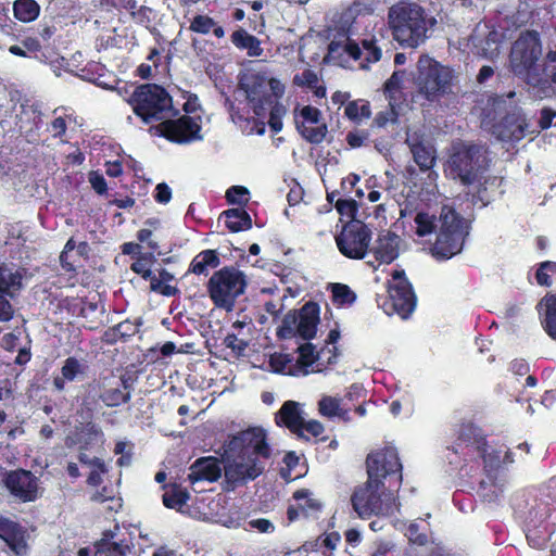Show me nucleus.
Masks as SVG:
<instances>
[{"label":"nucleus","instance_id":"58836bf2","mask_svg":"<svg viewBox=\"0 0 556 556\" xmlns=\"http://www.w3.org/2000/svg\"><path fill=\"white\" fill-rule=\"evenodd\" d=\"M403 76L400 72H393V74L386 80L383 85V93L388 99L389 103H399L403 99Z\"/></svg>","mask_w":556,"mask_h":556},{"label":"nucleus","instance_id":"4c0bfd02","mask_svg":"<svg viewBox=\"0 0 556 556\" xmlns=\"http://www.w3.org/2000/svg\"><path fill=\"white\" fill-rule=\"evenodd\" d=\"M13 13L23 23L33 22L40 13V5L35 0H16L13 3Z\"/></svg>","mask_w":556,"mask_h":556},{"label":"nucleus","instance_id":"338daca9","mask_svg":"<svg viewBox=\"0 0 556 556\" xmlns=\"http://www.w3.org/2000/svg\"><path fill=\"white\" fill-rule=\"evenodd\" d=\"M172 199V190L166 182H160L155 187L154 200L157 203L166 204Z\"/></svg>","mask_w":556,"mask_h":556},{"label":"nucleus","instance_id":"9b49d317","mask_svg":"<svg viewBox=\"0 0 556 556\" xmlns=\"http://www.w3.org/2000/svg\"><path fill=\"white\" fill-rule=\"evenodd\" d=\"M392 277L393 282L388 283V296L382 298V302H377L386 314H396L402 319H407L416 308V294L403 270H394Z\"/></svg>","mask_w":556,"mask_h":556},{"label":"nucleus","instance_id":"603ef678","mask_svg":"<svg viewBox=\"0 0 556 556\" xmlns=\"http://www.w3.org/2000/svg\"><path fill=\"white\" fill-rule=\"evenodd\" d=\"M396 106L394 103H389L388 109L378 112L372 121V126L384 128L389 123H396L399 118Z\"/></svg>","mask_w":556,"mask_h":556},{"label":"nucleus","instance_id":"a18cd8bd","mask_svg":"<svg viewBox=\"0 0 556 556\" xmlns=\"http://www.w3.org/2000/svg\"><path fill=\"white\" fill-rule=\"evenodd\" d=\"M332 301L340 305L353 304L356 300V294L351 290L348 285L333 283L331 288Z\"/></svg>","mask_w":556,"mask_h":556},{"label":"nucleus","instance_id":"de8ad7c7","mask_svg":"<svg viewBox=\"0 0 556 556\" xmlns=\"http://www.w3.org/2000/svg\"><path fill=\"white\" fill-rule=\"evenodd\" d=\"M269 109V118L268 125L274 134H278L282 129V117L286 114L287 110L280 102H275L271 105H268Z\"/></svg>","mask_w":556,"mask_h":556},{"label":"nucleus","instance_id":"412c9836","mask_svg":"<svg viewBox=\"0 0 556 556\" xmlns=\"http://www.w3.org/2000/svg\"><path fill=\"white\" fill-rule=\"evenodd\" d=\"M405 143L408 146L414 162L420 172H428L433 168L437 163V150L433 144L424 138V135L418 132L408 135Z\"/></svg>","mask_w":556,"mask_h":556},{"label":"nucleus","instance_id":"052dcab7","mask_svg":"<svg viewBox=\"0 0 556 556\" xmlns=\"http://www.w3.org/2000/svg\"><path fill=\"white\" fill-rule=\"evenodd\" d=\"M318 83L317 74L311 70L306 68L301 74H298L293 78V84L300 87L306 86L308 88L316 87Z\"/></svg>","mask_w":556,"mask_h":556},{"label":"nucleus","instance_id":"2eb2a0df","mask_svg":"<svg viewBox=\"0 0 556 556\" xmlns=\"http://www.w3.org/2000/svg\"><path fill=\"white\" fill-rule=\"evenodd\" d=\"M295 127L302 138L312 144L321 143L328 134L321 111L313 105H304L299 115L295 114Z\"/></svg>","mask_w":556,"mask_h":556},{"label":"nucleus","instance_id":"bb28decb","mask_svg":"<svg viewBox=\"0 0 556 556\" xmlns=\"http://www.w3.org/2000/svg\"><path fill=\"white\" fill-rule=\"evenodd\" d=\"M401 238L388 230L380 233L371 252L380 264H391L399 257Z\"/></svg>","mask_w":556,"mask_h":556},{"label":"nucleus","instance_id":"f704fd0d","mask_svg":"<svg viewBox=\"0 0 556 556\" xmlns=\"http://www.w3.org/2000/svg\"><path fill=\"white\" fill-rule=\"evenodd\" d=\"M76 250L77 254L84 258L89 257L90 247L87 241H81L79 243H76L74 238H70L65 245L63 251L60 254V263L62 268L67 273H76V267L73 262L70 261V252Z\"/></svg>","mask_w":556,"mask_h":556},{"label":"nucleus","instance_id":"c756f323","mask_svg":"<svg viewBox=\"0 0 556 556\" xmlns=\"http://www.w3.org/2000/svg\"><path fill=\"white\" fill-rule=\"evenodd\" d=\"M140 326V321H131L130 319H125L113 327H109L103 332L102 341L109 345H114L118 341H127L129 338L139 332Z\"/></svg>","mask_w":556,"mask_h":556},{"label":"nucleus","instance_id":"c9c22d12","mask_svg":"<svg viewBox=\"0 0 556 556\" xmlns=\"http://www.w3.org/2000/svg\"><path fill=\"white\" fill-rule=\"evenodd\" d=\"M458 440L466 444L475 445L477 451H484L485 447H489L486 438L482 433V430L471 422L460 425L458 430Z\"/></svg>","mask_w":556,"mask_h":556},{"label":"nucleus","instance_id":"f257e3e1","mask_svg":"<svg viewBox=\"0 0 556 556\" xmlns=\"http://www.w3.org/2000/svg\"><path fill=\"white\" fill-rule=\"evenodd\" d=\"M366 466L368 480L363 485L357 486L351 496L353 509L362 519L387 514L388 509L381 498V490L384 488L382 479L394 478L397 486L401 485L403 480V467L399 453L393 446H386L369 453L366 458Z\"/></svg>","mask_w":556,"mask_h":556},{"label":"nucleus","instance_id":"5fc2aeb1","mask_svg":"<svg viewBox=\"0 0 556 556\" xmlns=\"http://www.w3.org/2000/svg\"><path fill=\"white\" fill-rule=\"evenodd\" d=\"M16 103L4 88H0V124H4L12 117Z\"/></svg>","mask_w":556,"mask_h":556},{"label":"nucleus","instance_id":"ddd939ff","mask_svg":"<svg viewBox=\"0 0 556 556\" xmlns=\"http://www.w3.org/2000/svg\"><path fill=\"white\" fill-rule=\"evenodd\" d=\"M225 453L232 456L237 455L244 458L263 457L269 458L271 455L270 447L267 443L266 433L261 428H252L241 431L237 435H233L225 444Z\"/></svg>","mask_w":556,"mask_h":556},{"label":"nucleus","instance_id":"cd10ccee","mask_svg":"<svg viewBox=\"0 0 556 556\" xmlns=\"http://www.w3.org/2000/svg\"><path fill=\"white\" fill-rule=\"evenodd\" d=\"M41 111L34 104H22L15 116V127L18 132L29 137L37 132L41 124Z\"/></svg>","mask_w":556,"mask_h":556},{"label":"nucleus","instance_id":"4be33fe9","mask_svg":"<svg viewBox=\"0 0 556 556\" xmlns=\"http://www.w3.org/2000/svg\"><path fill=\"white\" fill-rule=\"evenodd\" d=\"M135 378L125 372L119 377L117 387H105L101 389L99 400L109 408H116L126 405L131 400Z\"/></svg>","mask_w":556,"mask_h":556},{"label":"nucleus","instance_id":"e433bc0d","mask_svg":"<svg viewBox=\"0 0 556 556\" xmlns=\"http://www.w3.org/2000/svg\"><path fill=\"white\" fill-rule=\"evenodd\" d=\"M231 41L237 48L248 50L250 56H260L263 52L260 40L242 28L231 34Z\"/></svg>","mask_w":556,"mask_h":556},{"label":"nucleus","instance_id":"6ab92c4d","mask_svg":"<svg viewBox=\"0 0 556 556\" xmlns=\"http://www.w3.org/2000/svg\"><path fill=\"white\" fill-rule=\"evenodd\" d=\"M23 276L20 270L9 271L5 265H0V321H9L13 317V307L4 294L13 296L22 288Z\"/></svg>","mask_w":556,"mask_h":556},{"label":"nucleus","instance_id":"6e6552de","mask_svg":"<svg viewBox=\"0 0 556 556\" xmlns=\"http://www.w3.org/2000/svg\"><path fill=\"white\" fill-rule=\"evenodd\" d=\"M245 288L244 273L233 266H224L214 271L206 283L207 293L214 305L226 311L233 308Z\"/></svg>","mask_w":556,"mask_h":556},{"label":"nucleus","instance_id":"aec40b11","mask_svg":"<svg viewBox=\"0 0 556 556\" xmlns=\"http://www.w3.org/2000/svg\"><path fill=\"white\" fill-rule=\"evenodd\" d=\"M156 261L152 252L139 253L136 261L130 265V269L137 275L141 276L142 279L150 281V289L154 292H159L164 296H174L178 290L176 287L161 283V280L153 275L151 267Z\"/></svg>","mask_w":556,"mask_h":556},{"label":"nucleus","instance_id":"3c124183","mask_svg":"<svg viewBox=\"0 0 556 556\" xmlns=\"http://www.w3.org/2000/svg\"><path fill=\"white\" fill-rule=\"evenodd\" d=\"M93 463L94 466L91 467L86 482L90 486L98 488L103 482L102 476L109 472V468L105 462L100 457H96Z\"/></svg>","mask_w":556,"mask_h":556},{"label":"nucleus","instance_id":"2f4dec72","mask_svg":"<svg viewBox=\"0 0 556 556\" xmlns=\"http://www.w3.org/2000/svg\"><path fill=\"white\" fill-rule=\"evenodd\" d=\"M113 538V531H104L103 536L94 542V556H126L129 545L124 541L114 542Z\"/></svg>","mask_w":556,"mask_h":556},{"label":"nucleus","instance_id":"69168bd1","mask_svg":"<svg viewBox=\"0 0 556 556\" xmlns=\"http://www.w3.org/2000/svg\"><path fill=\"white\" fill-rule=\"evenodd\" d=\"M89 182H90L92 189L98 194L102 195V194L106 193L108 185H106V181H105L103 175L99 174L98 172H91L89 174Z\"/></svg>","mask_w":556,"mask_h":556},{"label":"nucleus","instance_id":"e2e57ef3","mask_svg":"<svg viewBox=\"0 0 556 556\" xmlns=\"http://www.w3.org/2000/svg\"><path fill=\"white\" fill-rule=\"evenodd\" d=\"M485 467H489L491 469H497L501 467V452L500 451H492L488 452V447H485L484 451L478 450Z\"/></svg>","mask_w":556,"mask_h":556},{"label":"nucleus","instance_id":"79ce46f5","mask_svg":"<svg viewBox=\"0 0 556 556\" xmlns=\"http://www.w3.org/2000/svg\"><path fill=\"white\" fill-rule=\"evenodd\" d=\"M88 369V365L76 358L75 356L67 357L62 367L61 374L67 381L72 382L78 378H83Z\"/></svg>","mask_w":556,"mask_h":556},{"label":"nucleus","instance_id":"680f3d73","mask_svg":"<svg viewBox=\"0 0 556 556\" xmlns=\"http://www.w3.org/2000/svg\"><path fill=\"white\" fill-rule=\"evenodd\" d=\"M408 541L413 544H417L419 546L425 545L428 542V536L426 533L420 532L419 525L416 522H412L405 532Z\"/></svg>","mask_w":556,"mask_h":556},{"label":"nucleus","instance_id":"a878e982","mask_svg":"<svg viewBox=\"0 0 556 556\" xmlns=\"http://www.w3.org/2000/svg\"><path fill=\"white\" fill-rule=\"evenodd\" d=\"M187 480L194 484L199 481L216 482L222 477V467L214 456L200 457L189 468Z\"/></svg>","mask_w":556,"mask_h":556},{"label":"nucleus","instance_id":"a19ab883","mask_svg":"<svg viewBox=\"0 0 556 556\" xmlns=\"http://www.w3.org/2000/svg\"><path fill=\"white\" fill-rule=\"evenodd\" d=\"M128 12L130 13L135 23L146 27L153 35L159 34L156 27L154 26L156 12L153 9L146 5L138 8L137 5L136 9L129 10Z\"/></svg>","mask_w":556,"mask_h":556},{"label":"nucleus","instance_id":"7c9ffc66","mask_svg":"<svg viewBox=\"0 0 556 556\" xmlns=\"http://www.w3.org/2000/svg\"><path fill=\"white\" fill-rule=\"evenodd\" d=\"M220 265L219 254L216 250L207 249L198 253L191 261L188 273L198 276H208L211 269Z\"/></svg>","mask_w":556,"mask_h":556},{"label":"nucleus","instance_id":"f8f14e48","mask_svg":"<svg viewBox=\"0 0 556 556\" xmlns=\"http://www.w3.org/2000/svg\"><path fill=\"white\" fill-rule=\"evenodd\" d=\"M371 230L359 219L349 220L336 237L337 247L342 255L352 260H363L371 241Z\"/></svg>","mask_w":556,"mask_h":556},{"label":"nucleus","instance_id":"8fccbe9b","mask_svg":"<svg viewBox=\"0 0 556 556\" xmlns=\"http://www.w3.org/2000/svg\"><path fill=\"white\" fill-rule=\"evenodd\" d=\"M553 532L546 528L542 532L539 528L528 529L526 533L529 545L533 548L541 549L545 547L546 543L551 539Z\"/></svg>","mask_w":556,"mask_h":556},{"label":"nucleus","instance_id":"b1692460","mask_svg":"<svg viewBox=\"0 0 556 556\" xmlns=\"http://www.w3.org/2000/svg\"><path fill=\"white\" fill-rule=\"evenodd\" d=\"M0 539L17 556L27 554L26 530L16 521L0 516Z\"/></svg>","mask_w":556,"mask_h":556},{"label":"nucleus","instance_id":"0eeeda50","mask_svg":"<svg viewBox=\"0 0 556 556\" xmlns=\"http://www.w3.org/2000/svg\"><path fill=\"white\" fill-rule=\"evenodd\" d=\"M489 168L483 148L476 143H458L453 147L445 170L463 186L480 182Z\"/></svg>","mask_w":556,"mask_h":556},{"label":"nucleus","instance_id":"9d476101","mask_svg":"<svg viewBox=\"0 0 556 556\" xmlns=\"http://www.w3.org/2000/svg\"><path fill=\"white\" fill-rule=\"evenodd\" d=\"M417 68L419 91L429 101L438 100L451 91L453 75L448 67L441 65L428 55H421Z\"/></svg>","mask_w":556,"mask_h":556},{"label":"nucleus","instance_id":"7ed1b4c3","mask_svg":"<svg viewBox=\"0 0 556 556\" xmlns=\"http://www.w3.org/2000/svg\"><path fill=\"white\" fill-rule=\"evenodd\" d=\"M435 24V18L421 4L412 0H399L388 11L392 38L405 49H416L422 45Z\"/></svg>","mask_w":556,"mask_h":556},{"label":"nucleus","instance_id":"4468645a","mask_svg":"<svg viewBox=\"0 0 556 556\" xmlns=\"http://www.w3.org/2000/svg\"><path fill=\"white\" fill-rule=\"evenodd\" d=\"M201 129L200 118L195 119L187 114L176 119L166 117L155 127L159 136L178 144L201 140Z\"/></svg>","mask_w":556,"mask_h":556},{"label":"nucleus","instance_id":"774afa93","mask_svg":"<svg viewBox=\"0 0 556 556\" xmlns=\"http://www.w3.org/2000/svg\"><path fill=\"white\" fill-rule=\"evenodd\" d=\"M267 87L270 89V96H273V99L275 102H279L278 99H280L285 94V85L277 78L271 77L267 80Z\"/></svg>","mask_w":556,"mask_h":556},{"label":"nucleus","instance_id":"6e6d98bb","mask_svg":"<svg viewBox=\"0 0 556 556\" xmlns=\"http://www.w3.org/2000/svg\"><path fill=\"white\" fill-rule=\"evenodd\" d=\"M215 26V21L208 15L198 14L190 23L189 29L197 34L206 35Z\"/></svg>","mask_w":556,"mask_h":556},{"label":"nucleus","instance_id":"f03ea898","mask_svg":"<svg viewBox=\"0 0 556 556\" xmlns=\"http://www.w3.org/2000/svg\"><path fill=\"white\" fill-rule=\"evenodd\" d=\"M515 91L506 96L491 94L481 109V127L505 142H518L526 137L528 122L520 106L511 100Z\"/></svg>","mask_w":556,"mask_h":556},{"label":"nucleus","instance_id":"37998d69","mask_svg":"<svg viewBox=\"0 0 556 556\" xmlns=\"http://www.w3.org/2000/svg\"><path fill=\"white\" fill-rule=\"evenodd\" d=\"M341 400L338 397L325 395L318 402V412L325 417H344L348 414V409L340 407Z\"/></svg>","mask_w":556,"mask_h":556},{"label":"nucleus","instance_id":"864d4df0","mask_svg":"<svg viewBox=\"0 0 556 556\" xmlns=\"http://www.w3.org/2000/svg\"><path fill=\"white\" fill-rule=\"evenodd\" d=\"M249 190L243 186H231L227 189L225 198L228 204L244 206L249 202Z\"/></svg>","mask_w":556,"mask_h":556},{"label":"nucleus","instance_id":"09e8293b","mask_svg":"<svg viewBox=\"0 0 556 556\" xmlns=\"http://www.w3.org/2000/svg\"><path fill=\"white\" fill-rule=\"evenodd\" d=\"M414 222L416 224V233L419 237H426L432 233L435 229L434 217L426 212L417 213Z\"/></svg>","mask_w":556,"mask_h":556},{"label":"nucleus","instance_id":"bf43d9fd","mask_svg":"<svg viewBox=\"0 0 556 556\" xmlns=\"http://www.w3.org/2000/svg\"><path fill=\"white\" fill-rule=\"evenodd\" d=\"M100 5L103 10L108 12H112L116 10L121 12L122 10H132L137 7L136 0H100Z\"/></svg>","mask_w":556,"mask_h":556},{"label":"nucleus","instance_id":"473e14b6","mask_svg":"<svg viewBox=\"0 0 556 556\" xmlns=\"http://www.w3.org/2000/svg\"><path fill=\"white\" fill-rule=\"evenodd\" d=\"M163 489L165 492L162 495V502L168 509L180 511L190 500L189 491L176 482L164 484Z\"/></svg>","mask_w":556,"mask_h":556},{"label":"nucleus","instance_id":"20e7f679","mask_svg":"<svg viewBox=\"0 0 556 556\" xmlns=\"http://www.w3.org/2000/svg\"><path fill=\"white\" fill-rule=\"evenodd\" d=\"M542 55V46L538 37H520L515 41L510 51L513 73L531 88L532 92L543 99L554 92L549 84L547 70L538 63Z\"/></svg>","mask_w":556,"mask_h":556},{"label":"nucleus","instance_id":"13d9d810","mask_svg":"<svg viewBox=\"0 0 556 556\" xmlns=\"http://www.w3.org/2000/svg\"><path fill=\"white\" fill-rule=\"evenodd\" d=\"M556 270V263L543 262L535 273L536 282L540 286L549 287L552 285L551 274Z\"/></svg>","mask_w":556,"mask_h":556},{"label":"nucleus","instance_id":"5701e85b","mask_svg":"<svg viewBox=\"0 0 556 556\" xmlns=\"http://www.w3.org/2000/svg\"><path fill=\"white\" fill-rule=\"evenodd\" d=\"M264 471V466L255 457L249 456L247 463L232 462L225 466V479L235 488L248 480H254Z\"/></svg>","mask_w":556,"mask_h":556},{"label":"nucleus","instance_id":"dca6fc26","mask_svg":"<svg viewBox=\"0 0 556 556\" xmlns=\"http://www.w3.org/2000/svg\"><path fill=\"white\" fill-rule=\"evenodd\" d=\"M2 481L10 494L23 503L34 502L38 497V479L29 470L18 468L5 471Z\"/></svg>","mask_w":556,"mask_h":556},{"label":"nucleus","instance_id":"c03bdc74","mask_svg":"<svg viewBox=\"0 0 556 556\" xmlns=\"http://www.w3.org/2000/svg\"><path fill=\"white\" fill-rule=\"evenodd\" d=\"M344 114L353 122L369 118L371 115L370 104L366 100L350 101L345 105Z\"/></svg>","mask_w":556,"mask_h":556},{"label":"nucleus","instance_id":"f3484780","mask_svg":"<svg viewBox=\"0 0 556 556\" xmlns=\"http://www.w3.org/2000/svg\"><path fill=\"white\" fill-rule=\"evenodd\" d=\"M292 498L295 501V504H290L287 508V519L290 523L298 521L300 518H319L324 503L315 497L309 489L303 488L294 491Z\"/></svg>","mask_w":556,"mask_h":556},{"label":"nucleus","instance_id":"ea45409f","mask_svg":"<svg viewBox=\"0 0 556 556\" xmlns=\"http://www.w3.org/2000/svg\"><path fill=\"white\" fill-rule=\"evenodd\" d=\"M545 313L542 319V326L545 332L556 340V294L544 298Z\"/></svg>","mask_w":556,"mask_h":556},{"label":"nucleus","instance_id":"72a5a7b5","mask_svg":"<svg viewBox=\"0 0 556 556\" xmlns=\"http://www.w3.org/2000/svg\"><path fill=\"white\" fill-rule=\"evenodd\" d=\"M222 218L231 232L248 230L252 227V218L243 206L224 211L219 216V219Z\"/></svg>","mask_w":556,"mask_h":556},{"label":"nucleus","instance_id":"423d86ee","mask_svg":"<svg viewBox=\"0 0 556 556\" xmlns=\"http://www.w3.org/2000/svg\"><path fill=\"white\" fill-rule=\"evenodd\" d=\"M128 103L134 113L144 123L163 122L169 115H176L169 92L156 84H142L135 88Z\"/></svg>","mask_w":556,"mask_h":556},{"label":"nucleus","instance_id":"393cba45","mask_svg":"<svg viewBox=\"0 0 556 556\" xmlns=\"http://www.w3.org/2000/svg\"><path fill=\"white\" fill-rule=\"evenodd\" d=\"M303 421L300 404L295 401H286L275 414V422L278 427L287 428L298 438L308 440V437L303 434Z\"/></svg>","mask_w":556,"mask_h":556},{"label":"nucleus","instance_id":"0e129e2a","mask_svg":"<svg viewBox=\"0 0 556 556\" xmlns=\"http://www.w3.org/2000/svg\"><path fill=\"white\" fill-rule=\"evenodd\" d=\"M224 344L237 353H242L248 346V342L239 339L235 333H228L224 339Z\"/></svg>","mask_w":556,"mask_h":556},{"label":"nucleus","instance_id":"4d7b16f0","mask_svg":"<svg viewBox=\"0 0 556 556\" xmlns=\"http://www.w3.org/2000/svg\"><path fill=\"white\" fill-rule=\"evenodd\" d=\"M334 207L341 216H345L350 218V220L356 219L358 204L354 199H338L334 203Z\"/></svg>","mask_w":556,"mask_h":556},{"label":"nucleus","instance_id":"1a4fd4ad","mask_svg":"<svg viewBox=\"0 0 556 556\" xmlns=\"http://www.w3.org/2000/svg\"><path fill=\"white\" fill-rule=\"evenodd\" d=\"M319 321V304L308 301L300 309H291L283 316L276 334L280 340L300 337L309 341L316 337Z\"/></svg>","mask_w":556,"mask_h":556},{"label":"nucleus","instance_id":"a211bd4d","mask_svg":"<svg viewBox=\"0 0 556 556\" xmlns=\"http://www.w3.org/2000/svg\"><path fill=\"white\" fill-rule=\"evenodd\" d=\"M247 99L251 103L255 115L263 116L268 105L274 103L273 96L267 90V79L264 74H252L248 83L242 85Z\"/></svg>","mask_w":556,"mask_h":556},{"label":"nucleus","instance_id":"39448f33","mask_svg":"<svg viewBox=\"0 0 556 556\" xmlns=\"http://www.w3.org/2000/svg\"><path fill=\"white\" fill-rule=\"evenodd\" d=\"M440 227L431 253L438 261H446L460 253L470 231V222L450 205H443Z\"/></svg>","mask_w":556,"mask_h":556},{"label":"nucleus","instance_id":"c85d7f7f","mask_svg":"<svg viewBox=\"0 0 556 556\" xmlns=\"http://www.w3.org/2000/svg\"><path fill=\"white\" fill-rule=\"evenodd\" d=\"M299 356L294 359L293 369L290 370L291 376H306L308 368L318 359H321L326 353V349L316 352L315 345L311 342H305L298 348Z\"/></svg>","mask_w":556,"mask_h":556},{"label":"nucleus","instance_id":"49530a36","mask_svg":"<svg viewBox=\"0 0 556 556\" xmlns=\"http://www.w3.org/2000/svg\"><path fill=\"white\" fill-rule=\"evenodd\" d=\"M269 364L275 372L291 376L290 370L293 369L294 357L291 354H275L270 357Z\"/></svg>","mask_w":556,"mask_h":556}]
</instances>
